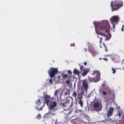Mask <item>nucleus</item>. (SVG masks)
<instances>
[{"instance_id": "obj_47", "label": "nucleus", "mask_w": 124, "mask_h": 124, "mask_svg": "<svg viewBox=\"0 0 124 124\" xmlns=\"http://www.w3.org/2000/svg\"><path fill=\"white\" fill-rule=\"evenodd\" d=\"M122 26L123 28H124V25H123Z\"/></svg>"}, {"instance_id": "obj_50", "label": "nucleus", "mask_w": 124, "mask_h": 124, "mask_svg": "<svg viewBox=\"0 0 124 124\" xmlns=\"http://www.w3.org/2000/svg\"><path fill=\"white\" fill-rule=\"evenodd\" d=\"M106 39H107V38H106L105 39V40H106Z\"/></svg>"}, {"instance_id": "obj_16", "label": "nucleus", "mask_w": 124, "mask_h": 124, "mask_svg": "<svg viewBox=\"0 0 124 124\" xmlns=\"http://www.w3.org/2000/svg\"><path fill=\"white\" fill-rule=\"evenodd\" d=\"M73 73L74 74L78 75L79 76L81 72L78 70L76 68H75L73 70Z\"/></svg>"}, {"instance_id": "obj_25", "label": "nucleus", "mask_w": 124, "mask_h": 124, "mask_svg": "<svg viewBox=\"0 0 124 124\" xmlns=\"http://www.w3.org/2000/svg\"><path fill=\"white\" fill-rule=\"evenodd\" d=\"M41 118V116L40 114H38L36 116V118L38 119H40Z\"/></svg>"}, {"instance_id": "obj_30", "label": "nucleus", "mask_w": 124, "mask_h": 124, "mask_svg": "<svg viewBox=\"0 0 124 124\" xmlns=\"http://www.w3.org/2000/svg\"><path fill=\"white\" fill-rule=\"evenodd\" d=\"M122 65L123 66V69L124 70V59L121 62Z\"/></svg>"}, {"instance_id": "obj_9", "label": "nucleus", "mask_w": 124, "mask_h": 124, "mask_svg": "<svg viewBox=\"0 0 124 124\" xmlns=\"http://www.w3.org/2000/svg\"><path fill=\"white\" fill-rule=\"evenodd\" d=\"M92 75H96L95 78H96V81H98L100 80V73L97 70L95 71H94L93 72Z\"/></svg>"}, {"instance_id": "obj_17", "label": "nucleus", "mask_w": 124, "mask_h": 124, "mask_svg": "<svg viewBox=\"0 0 124 124\" xmlns=\"http://www.w3.org/2000/svg\"><path fill=\"white\" fill-rule=\"evenodd\" d=\"M96 79L93 78H91L90 77H88V81H90L91 82H96L98 81H96Z\"/></svg>"}, {"instance_id": "obj_36", "label": "nucleus", "mask_w": 124, "mask_h": 124, "mask_svg": "<svg viewBox=\"0 0 124 124\" xmlns=\"http://www.w3.org/2000/svg\"><path fill=\"white\" fill-rule=\"evenodd\" d=\"M103 46H104V47L105 48H106V47H107V46L104 43H103Z\"/></svg>"}, {"instance_id": "obj_18", "label": "nucleus", "mask_w": 124, "mask_h": 124, "mask_svg": "<svg viewBox=\"0 0 124 124\" xmlns=\"http://www.w3.org/2000/svg\"><path fill=\"white\" fill-rule=\"evenodd\" d=\"M62 78H64V80H67L68 79H70L71 77L67 74H64Z\"/></svg>"}, {"instance_id": "obj_3", "label": "nucleus", "mask_w": 124, "mask_h": 124, "mask_svg": "<svg viewBox=\"0 0 124 124\" xmlns=\"http://www.w3.org/2000/svg\"><path fill=\"white\" fill-rule=\"evenodd\" d=\"M43 94V97L44 99L45 102L43 103L42 106L40 107L39 109H38L37 108V110L39 111L42 110V108L44 107L45 103L48 106L49 105V102L50 101L49 100L51 97L50 96L47 95V93L45 92H44Z\"/></svg>"}, {"instance_id": "obj_34", "label": "nucleus", "mask_w": 124, "mask_h": 124, "mask_svg": "<svg viewBox=\"0 0 124 124\" xmlns=\"http://www.w3.org/2000/svg\"><path fill=\"white\" fill-rule=\"evenodd\" d=\"M85 117L87 119L88 121H89V119H90V118L87 115L85 116Z\"/></svg>"}, {"instance_id": "obj_46", "label": "nucleus", "mask_w": 124, "mask_h": 124, "mask_svg": "<svg viewBox=\"0 0 124 124\" xmlns=\"http://www.w3.org/2000/svg\"><path fill=\"white\" fill-rule=\"evenodd\" d=\"M84 49H85V52H86V48H84Z\"/></svg>"}, {"instance_id": "obj_19", "label": "nucleus", "mask_w": 124, "mask_h": 124, "mask_svg": "<svg viewBox=\"0 0 124 124\" xmlns=\"http://www.w3.org/2000/svg\"><path fill=\"white\" fill-rule=\"evenodd\" d=\"M78 103L80 105L81 107H82L83 106V102L82 100H79Z\"/></svg>"}, {"instance_id": "obj_49", "label": "nucleus", "mask_w": 124, "mask_h": 124, "mask_svg": "<svg viewBox=\"0 0 124 124\" xmlns=\"http://www.w3.org/2000/svg\"><path fill=\"white\" fill-rule=\"evenodd\" d=\"M101 59H102V58H100V60H101Z\"/></svg>"}, {"instance_id": "obj_14", "label": "nucleus", "mask_w": 124, "mask_h": 124, "mask_svg": "<svg viewBox=\"0 0 124 124\" xmlns=\"http://www.w3.org/2000/svg\"><path fill=\"white\" fill-rule=\"evenodd\" d=\"M55 110H51V109H49V111L48 113H46V115H51V116H55V115L56 114L55 113H52V112H54Z\"/></svg>"}, {"instance_id": "obj_44", "label": "nucleus", "mask_w": 124, "mask_h": 124, "mask_svg": "<svg viewBox=\"0 0 124 124\" xmlns=\"http://www.w3.org/2000/svg\"><path fill=\"white\" fill-rule=\"evenodd\" d=\"M99 91H100L101 92H102V89L101 88H100L99 90Z\"/></svg>"}, {"instance_id": "obj_37", "label": "nucleus", "mask_w": 124, "mask_h": 124, "mask_svg": "<svg viewBox=\"0 0 124 124\" xmlns=\"http://www.w3.org/2000/svg\"><path fill=\"white\" fill-rule=\"evenodd\" d=\"M112 24H113V28L114 29H115V25L113 23H112Z\"/></svg>"}, {"instance_id": "obj_11", "label": "nucleus", "mask_w": 124, "mask_h": 124, "mask_svg": "<svg viewBox=\"0 0 124 124\" xmlns=\"http://www.w3.org/2000/svg\"><path fill=\"white\" fill-rule=\"evenodd\" d=\"M43 103L44 102H42L41 103L40 100L39 99H38L36 101V103L37 105V108L38 109L40 108L43 105Z\"/></svg>"}, {"instance_id": "obj_32", "label": "nucleus", "mask_w": 124, "mask_h": 124, "mask_svg": "<svg viewBox=\"0 0 124 124\" xmlns=\"http://www.w3.org/2000/svg\"><path fill=\"white\" fill-rule=\"evenodd\" d=\"M112 70L113 71L112 72L113 73V74H115L116 72V71L115 70V69L113 68H112Z\"/></svg>"}, {"instance_id": "obj_2", "label": "nucleus", "mask_w": 124, "mask_h": 124, "mask_svg": "<svg viewBox=\"0 0 124 124\" xmlns=\"http://www.w3.org/2000/svg\"><path fill=\"white\" fill-rule=\"evenodd\" d=\"M123 5L122 1L121 0H115L114 1H112L111 3L112 11L117 10Z\"/></svg>"}, {"instance_id": "obj_31", "label": "nucleus", "mask_w": 124, "mask_h": 124, "mask_svg": "<svg viewBox=\"0 0 124 124\" xmlns=\"http://www.w3.org/2000/svg\"><path fill=\"white\" fill-rule=\"evenodd\" d=\"M90 53H92L93 56H94L93 54L95 53V51H92L91 50H90Z\"/></svg>"}, {"instance_id": "obj_24", "label": "nucleus", "mask_w": 124, "mask_h": 124, "mask_svg": "<svg viewBox=\"0 0 124 124\" xmlns=\"http://www.w3.org/2000/svg\"><path fill=\"white\" fill-rule=\"evenodd\" d=\"M79 67H80V70L81 71H80L81 72L83 70V68L84 66L83 65H79Z\"/></svg>"}, {"instance_id": "obj_5", "label": "nucleus", "mask_w": 124, "mask_h": 124, "mask_svg": "<svg viewBox=\"0 0 124 124\" xmlns=\"http://www.w3.org/2000/svg\"><path fill=\"white\" fill-rule=\"evenodd\" d=\"M70 100L69 99H67L64 102L61 103V105L63 107H68L69 108H72L73 105V102L72 101L71 102V104L69 105L70 104Z\"/></svg>"}, {"instance_id": "obj_42", "label": "nucleus", "mask_w": 124, "mask_h": 124, "mask_svg": "<svg viewBox=\"0 0 124 124\" xmlns=\"http://www.w3.org/2000/svg\"><path fill=\"white\" fill-rule=\"evenodd\" d=\"M112 60H115V58L114 57H113V58H112Z\"/></svg>"}, {"instance_id": "obj_1", "label": "nucleus", "mask_w": 124, "mask_h": 124, "mask_svg": "<svg viewBox=\"0 0 124 124\" xmlns=\"http://www.w3.org/2000/svg\"><path fill=\"white\" fill-rule=\"evenodd\" d=\"M96 33L104 37H106V33H108V31L110 30V26L108 21L103 20L101 22L96 23L95 25Z\"/></svg>"}, {"instance_id": "obj_28", "label": "nucleus", "mask_w": 124, "mask_h": 124, "mask_svg": "<svg viewBox=\"0 0 124 124\" xmlns=\"http://www.w3.org/2000/svg\"><path fill=\"white\" fill-rule=\"evenodd\" d=\"M59 90H56L55 91L54 93V95L57 96L58 95V93L59 92Z\"/></svg>"}, {"instance_id": "obj_45", "label": "nucleus", "mask_w": 124, "mask_h": 124, "mask_svg": "<svg viewBox=\"0 0 124 124\" xmlns=\"http://www.w3.org/2000/svg\"><path fill=\"white\" fill-rule=\"evenodd\" d=\"M74 45H75V44H71L70 45V46H74Z\"/></svg>"}, {"instance_id": "obj_33", "label": "nucleus", "mask_w": 124, "mask_h": 124, "mask_svg": "<svg viewBox=\"0 0 124 124\" xmlns=\"http://www.w3.org/2000/svg\"><path fill=\"white\" fill-rule=\"evenodd\" d=\"M100 43H101L102 42V40L103 39V38L101 37H100Z\"/></svg>"}, {"instance_id": "obj_13", "label": "nucleus", "mask_w": 124, "mask_h": 124, "mask_svg": "<svg viewBox=\"0 0 124 124\" xmlns=\"http://www.w3.org/2000/svg\"><path fill=\"white\" fill-rule=\"evenodd\" d=\"M70 90L67 88L64 89L62 92H64V97L68 95H70Z\"/></svg>"}, {"instance_id": "obj_40", "label": "nucleus", "mask_w": 124, "mask_h": 124, "mask_svg": "<svg viewBox=\"0 0 124 124\" xmlns=\"http://www.w3.org/2000/svg\"><path fill=\"white\" fill-rule=\"evenodd\" d=\"M87 63L86 62H85L84 63V65L85 66H86L87 65Z\"/></svg>"}, {"instance_id": "obj_35", "label": "nucleus", "mask_w": 124, "mask_h": 124, "mask_svg": "<svg viewBox=\"0 0 124 124\" xmlns=\"http://www.w3.org/2000/svg\"><path fill=\"white\" fill-rule=\"evenodd\" d=\"M102 94L104 95H106L107 93L105 91H103L102 92Z\"/></svg>"}, {"instance_id": "obj_38", "label": "nucleus", "mask_w": 124, "mask_h": 124, "mask_svg": "<svg viewBox=\"0 0 124 124\" xmlns=\"http://www.w3.org/2000/svg\"><path fill=\"white\" fill-rule=\"evenodd\" d=\"M103 59L105 61H108V60L107 58H103Z\"/></svg>"}, {"instance_id": "obj_22", "label": "nucleus", "mask_w": 124, "mask_h": 124, "mask_svg": "<svg viewBox=\"0 0 124 124\" xmlns=\"http://www.w3.org/2000/svg\"><path fill=\"white\" fill-rule=\"evenodd\" d=\"M72 96L73 97H74L76 98L77 96L76 92L75 91H74L73 92V93L72 94Z\"/></svg>"}, {"instance_id": "obj_27", "label": "nucleus", "mask_w": 124, "mask_h": 124, "mask_svg": "<svg viewBox=\"0 0 124 124\" xmlns=\"http://www.w3.org/2000/svg\"><path fill=\"white\" fill-rule=\"evenodd\" d=\"M70 79H68L66 81V84H70Z\"/></svg>"}, {"instance_id": "obj_41", "label": "nucleus", "mask_w": 124, "mask_h": 124, "mask_svg": "<svg viewBox=\"0 0 124 124\" xmlns=\"http://www.w3.org/2000/svg\"><path fill=\"white\" fill-rule=\"evenodd\" d=\"M124 28L123 26H122V27L121 28V31H124Z\"/></svg>"}, {"instance_id": "obj_8", "label": "nucleus", "mask_w": 124, "mask_h": 124, "mask_svg": "<svg viewBox=\"0 0 124 124\" xmlns=\"http://www.w3.org/2000/svg\"><path fill=\"white\" fill-rule=\"evenodd\" d=\"M49 109L55 110L54 108L56 106L57 103L55 101H53L52 103L51 101L49 102Z\"/></svg>"}, {"instance_id": "obj_48", "label": "nucleus", "mask_w": 124, "mask_h": 124, "mask_svg": "<svg viewBox=\"0 0 124 124\" xmlns=\"http://www.w3.org/2000/svg\"><path fill=\"white\" fill-rule=\"evenodd\" d=\"M97 38H99V36H97Z\"/></svg>"}, {"instance_id": "obj_20", "label": "nucleus", "mask_w": 124, "mask_h": 124, "mask_svg": "<svg viewBox=\"0 0 124 124\" xmlns=\"http://www.w3.org/2000/svg\"><path fill=\"white\" fill-rule=\"evenodd\" d=\"M83 93H80L79 94V100H82L83 98Z\"/></svg>"}, {"instance_id": "obj_4", "label": "nucleus", "mask_w": 124, "mask_h": 124, "mask_svg": "<svg viewBox=\"0 0 124 124\" xmlns=\"http://www.w3.org/2000/svg\"><path fill=\"white\" fill-rule=\"evenodd\" d=\"M58 72L57 68H53L51 67L50 68V70H48V72L50 77L52 78L54 76L55 74Z\"/></svg>"}, {"instance_id": "obj_39", "label": "nucleus", "mask_w": 124, "mask_h": 124, "mask_svg": "<svg viewBox=\"0 0 124 124\" xmlns=\"http://www.w3.org/2000/svg\"><path fill=\"white\" fill-rule=\"evenodd\" d=\"M105 51L107 52H108V48H107V47H106V48H105Z\"/></svg>"}, {"instance_id": "obj_23", "label": "nucleus", "mask_w": 124, "mask_h": 124, "mask_svg": "<svg viewBox=\"0 0 124 124\" xmlns=\"http://www.w3.org/2000/svg\"><path fill=\"white\" fill-rule=\"evenodd\" d=\"M122 112L121 111H119L118 112V113L117 114H116V116H119V117H120V116L122 115Z\"/></svg>"}, {"instance_id": "obj_15", "label": "nucleus", "mask_w": 124, "mask_h": 124, "mask_svg": "<svg viewBox=\"0 0 124 124\" xmlns=\"http://www.w3.org/2000/svg\"><path fill=\"white\" fill-rule=\"evenodd\" d=\"M89 69H88L87 68V69H85L83 70V72L82 74V75L83 76H84L86 75L87 73H88L89 71Z\"/></svg>"}, {"instance_id": "obj_43", "label": "nucleus", "mask_w": 124, "mask_h": 124, "mask_svg": "<svg viewBox=\"0 0 124 124\" xmlns=\"http://www.w3.org/2000/svg\"><path fill=\"white\" fill-rule=\"evenodd\" d=\"M54 124H58V123L57 122L56 120L55 121Z\"/></svg>"}, {"instance_id": "obj_21", "label": "nucleus", "mask_w": 124, "mask_h": 124, "mask_svg": "<svg viewBox=\"0 0 124 124\" xmlns=\"http://www.w3.org/2000/svg\"><path fill=\"white\" fill-rule=\"evenodd\" d=\"M60 99L61 100H64L65 99V98H66V97H65V98L64 97V98H63V95H62L61 93H60Z\"/></svg>"}, {"instance_id": "obj_12", "label": "nucleus", "mask_w": 124, "mask_h": 124, "mask_svg": "<svg viewBox=\"0 0 124 124\" xmlns=\"http://www.w3.org/2000/svg\"><path fill=\"white\" fill-rule=\"evenodd\" d=\"M110 21L113 22H118L119 20V18L117 16H115L112 17L110 19Z\"/></svg>"}, {"instance_id": "obj_26", "label": "nucleus", "mask_w": 124, "mask_h": 124, "mask_svg": "<svg viewBox=\"0 0 124 124\" xmlns=\"http://www.w3.org/2000/svg\"><path fill=\"white\" fill-rule=\"evenodd\" d=\"M67 72L69 74V76H70H70L72 74V72L70 70H68L67 71Z\"/></svg>"}, {"instance_id": "obj_6", "label": "nucleus", "mask_w": 124, "mask_h": 124, "mask_svg": "<svg viewBox=\"0 0 124 124\" xmlns=\"http://www.w3.org/2000/svg\"><path fill=\"white\" fill-rule=\"evenodd\" d=\"M93 107L94 110L97 111H100L101 109V105L99 102L94 103L93 105Z\"/></svg>"}, {"instance_id": "obj_29", "label": "nucleus", "mask_w": 124, "mask_h": 124, "mask_svg": "<svg viewBox=\"0 0 124 124\" xmlns=\"http://www.w3.org/2000/svg\"><path fill=\"white\" fill-rule=\"evenodd\" d=\"M49 83L50 85H51L52 84H53L52 78L50 79L49 80Z\"/></svg>"}, {"instance_id": "obj_10", "label": "nucleus", "mask_w": 124, "mask_h": 124, "mask_svg": "<svg viewBox=\"0 0 124 124\" xmlns=\"http://www.w3.org/2000/svg\"><path fill=\"white\" fill-rule=\"evenodd\" d=\"M114 111V108L112 107H110L109 108L108 111L107 112V116L109 117L112 116L113 114V112Z\"/></svg>"}, {"instance_id": "obj_7", "label": "nucleus", "mask_w": 124, "mask_h": 124, "mask_svg": "<svg viewBox=\"0 0 124 124\" xmlns=\"http://www.w3.org/2000/svg\"><path fill=\"white\" fill-rule=\"evenodd\" d=\"M82 85L84 90L87 92L89 87L88 81L86 79L82 81Z\"/></svg>"}]
</instances>
